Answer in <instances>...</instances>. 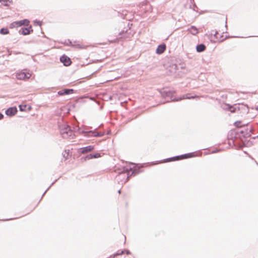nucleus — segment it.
Returning a JSON list of instances; mask_svg holds the SVG:
<instances>
[{"label":"nucleus","mask_w":258,"mask_h":258,"mask_svg":"<svg viewBox=\"0 0 258 258\" xmlns=\"http://www.w3.org/2000/svg\"><path fill=\"white\" fill-rule=\"evenodd\" d=\"M17 112V109L16 107H11L6 110V113L8 115L13 116L16 114Z\"/></svg>","instance_id":"obj_8"},{"label":"nucleus","mask_w":258,"mask_h":258,"mask_svg":"<svg viewBox=\"0 0 258 258\" xmlns=\"http://www.w3.org/2000/svg\"><path fill=\"white\" fill-rule=\"evenodd\" d=\"M196 49L198 52H202L205 50L206 46L205 45L201 44L197 45Z\"/></svg>","instance_id":"obj_14"},{"label":"nucleus","mask_w":258,"mask_h":258,"mask_svg":"<svg viewBox=\"0 0 258 258\" xmlns=\"http://www.w3.org/2000/svg\"><path fill=\"white\" fill-rule=\"evenodd\" d=\"M21 31L22 34L26 35L29 34L30 32L32 31L33 30L32 29L31 26H30L28 28H22Z\"/></svg>","instance_id":"obj_11"},{"label":"nucleus","mask_w":258,"mask_h":258,"mask_svg":"<svg viewBox=\"0 0 258 258\" xmlns=\"http://www.w3.org/2000/svg\"><path fill=\"white\" fill-rule=\"evenodd\" d=\"M172 160H173L172 159H169L168 161H172Z\"/></svg>","instance_id":"obj_23"},{"label":"nucleus","mask_w":258,"mask_h":258,"mask_svg":"<svg viewBox=\"0 0 258 258\" xmlns=\"http://www.w3.org/2000/svg\"><path fill=\"white\" fill-rule=\"evenodd\" d=\"M0 33L4 35L8 34L9 31L7 28H3L0 30Z\"/></svg>","instance_id":"obj_16"},{"label":"nucleus","mask_w":258,"mask_h":258,"mask_svg":"<svg viewBox=\"0 0 258 258\" xmlns=\"http://www.w3.org/2000/svg\"><path fill=\"white\" fill-rule=\"evenodd\" d=\"M19 108L22 111H30L32 109L31 106L28 105H20Z\"/></svg>","instance_id":"obj_12"},{"label":"nucleus","mask_w":258,"mask_h":258,"mask_svg":"<svg viewBox=\"0 0 258 258\" xmlns=\"http://www.w3.org/2000/svg\"><path fill=\"white\" fill-rule=\"evenodd\" d=\"M0 3L6 6H8L11 2L10 0H0Z\"/></svg>","instance_id":"obj_17"},{"label":"nucleus","mask_w":258,"mask_h":258,"mask_svg":"<svg viewBox=\"0 0 258 258\" xmlns=\"http://www.w3.org/2000/svg\"><path fill=\"white\" fill-rule=\"evenodd\" d=\"M29 21L27 19H24L21 21H15L12 23L10 25L11 28H17L23 25L28 26L29 24Z\"/></svg>","instance_id":"obj_2"},{"label":"nucleus","mask_w":258,"mask_h":258,"mask_svg":"<svg viewBox=\"0 0 258 258\" xmlns=\"http://www.w3.org/2000/svg\"><path fill=\"white\" fill-rule=\"evenodd\" d=\"M60 133L63 138H67L73 135V131L69 126L67 125L60 129Z\"/></svg>","instance_id":"obj_3"},{"label":"nucleus","mask_w":258,"mask_h":258,"mask_svg":"<svg viewBox=\"0 0 258 258\" xmlns=\"http://www.w3.org/2000/svg\"><path fill=\"white\" fill-rule=\"evenodd\" d=\"M101 157L100 154L97 153H95L94 155L90 154V157L89 158V159H91V158H99V157Z\"/></svg>","instance_id":"obj_18"},{"label":"nucleus","mask_w":258,"mask_h":258,"mask_svg":"<svg viewBox=\"0 0 258 258\" xmlns=\"http://www.w3.org/2000/svg\"><path fill=\"white\" fill-rule=\"evenodd\" d=\"M126 172H123L122 173H121L119 175V176H122V177H126L125 179L124 180V182H126L128 179V173H127V172H128V169H126Z\"/></svg>","instance_id":"obj_15"},{"label":"nucleus","mask_w":258,"mask_h":258,"mask_svg":"<svg viewBox=\"0 0 258 258\" xmlns=\"http://www.w3.org/2000/svg\"><path fill=\"white\" fill-rule=\"evenodd\" d=\"M188 31L192 35H196V34H197L198 33V29L196 27H194V26L191 27L188 29Z\"/></svg>","instance_id":"obj_13"},{"label":"nucleus","mask_w":258,"mask_h":258,"mask_svg":"<svg viewBox=\"0 0 258 258\" xmlns=\"http://www.w3.org/2000/svg\"><path fill=\"white\" fill-rule=\"evenodd\" d=\"M166 46L165 44L160 45L157 48L156 52L157 54H161L164 52V51L166 49Z\"/></svg>","instance_id":"obj_9"},{"label":"nucleus","mask_w":258,"mask_h":258,"mask_svg":"<svg viewBox=\"0 0 258 258\" xmlns=\"http://www.w3.org/2000/svg\"><path fill=\"white\" fill-rule=\"evenodd\" d=\"M4 118V115L3 114L0 113V120Z\"/></svg>","instance_id":"obj_21"},{"label":"nucleus","mask_w":258,"mask_h":258,"mask_svg":"<svg viewBox=\"0 0 258 258\" xmlns=\"http://www.w3.org/2000/svg\"><path fill=\"white\" fill-rule=\"evenodd\" d=\"M225 39V37L222 34L218 31H215L213 37V40L214 42H220Z\"/></svg>","instance_id":"obj_4"},{"label":"nucleus","mask_w":258,"mask_h":258,"mask_svg":"<svg viewBox=\"0 0 258 258\" xmlns=\"http://www.w3.org/2000/svg\"><path fill=\"white\" fill-rule=\"evenodd\" d=\"M194 98V97H186V98L190 99V98Z\"/></svg>","instance_id":"obj_22"},{"label":"nucleus","mask_w":258,"mask_h":258,"mask_svg":"<svg viewBox=\"0 0 258 258\" xmlns=\"http://www.w3.org/2000/svg\"><path fill=\"white\" fill-rule=\"evenodd\" d=\"M74 93V90L73 89H64L61 91L58 92V94L60 96L68 95Z\"/></svg>","instance_id":"obj_10"},{"label":"nucleus","mask_w":258,"mask_h":258,"mask_svg":"<svg viewBox=\"0 0 258 258\" xmlns=\"http://www.w3.org/2000/svg\"><path fill=\"white\" fill-rule=\"evenodd\" d=\"M16 77L18 80L27 81L31 77V74L27 71H21L16 74Z\"/></svg>","instance_id":"obj_1"},{"label":"nucleus","mask_w":258,"mask_h":258,"mask_svg":"<svg viewBox=\"0 0 258 258\" xmlns=\"http://www.w3.org/2000/svg\"><path fill=\"white\" fill-rule=\"evenodd\" d=\"M76 47L79 49H85L87 48V46L85 45H81V44H77L75 45Z\"/></svg>","instance_id":"obj_19"},{"label":"nucleus","mask_w":258,"mask_h":258,"mask_svg":"<svg viewBox=\"0 0 258 258\" xmlns=\"http://www.w3.org/2000/svg\"><path fill=\"white\" fill-rule=\"evenodd\" d=\"M60 60L66 66H69L71 65L72 61L71 59L67 56L63 55L60 58Z\"/></svg>","instance_id":"obj_6"},{"label":"nucleus","mask_w":258,"mask_h":258,"mask_svg":"<svg viewBox=\"0 0 258 258\" xmlns=\"http://www.w3.org/2000/svg\"><path fill=\"white\" fill-rule=\"evenodd\" d=\"M187 157H188V156L187 155H185L182 156L181 157L177 156L176 157V159L178 160V159H183L184 158H187Z\"/></svg>","instance_id":"obj_20"},{"label":"nucleus","mask_w":258,"mask_h":258,"mask_svg":"<svg viewBox=\"0 0 258 258\" xmlns=\"http://www.w3.org/2000/svg\"><path fill=\"white\" fill-rule=\"evenodd\" d=\"M84 134L86 137H101L103 135V133L95 131L86 132Z\"/></svg>","instance_id":"obj_5"},{"label":"nucleus","mask_w":258,"mask_h":258,"mask_svg":"<svg viewBox=\"0 0 258 258\" xmlns=\"http://www.w3.org/2000/svg\"><path fill=\"white\" fill-rule=\"evenodd\" d=\"M94 149V146H88L87 147H85L84 148H82L80 149V152L82 154H85L88 152L92 151Z\"/></svg>","instance_id":"obj_7"}]
</instances>
